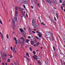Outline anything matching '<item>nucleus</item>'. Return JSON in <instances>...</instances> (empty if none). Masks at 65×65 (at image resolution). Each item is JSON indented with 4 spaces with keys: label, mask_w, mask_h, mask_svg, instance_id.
Returning a JSON list of instances; mask_svg holds the SVG:
<instances>
[{
    "label": "nucleus",
    "mask_w": 65,
    "mask_h": 65,
    "mask_svg": "<svg viewBox=\"0 0 65 65\" xmlns=\"http://www.w3.org/2000/svg\"><path fill=\"white\" fill-rule=\"evenodd\" d=\"M34 46H36L37 45H36V44H34Z\"/></svg>",
    "instance_id": "3c124183"
},
{
    "label": "nucleus",
    "mask_w": 65,
    "mask_h": 65,
    "mask_svg": "<svg viewBox=\"0 0 65 65\" xmlns=\"http://www.w3.org/2000/svg\"><path fill=\"white\" fill-rule=\"evenodd\" d=\"M23 7H24V8H25V6L24 5Z\"/></svg>",
    "instance_id": "13d9d810"
},
{
    "label": "nucleus",
    "mask_w": 65,
    "mask_h": 65,
    "mask_svg": "<svg viewBox=\"0 0 65 65\" xmlns=\"http://www.w3.org/2000/svg\"><path fill=\"white\" fill-rule=\"evenodd\" d=\"M15 43L16 44H18V43L17 42V41H15Z\"/></svg>",
    "instance_id": "37998d69"
},
{
    "label": "nucleus",
    "mask_w": 65,
    "mask_h": 65,
    "mask_svg": "<svg viewBox=\"0 0 65 65\" xmlns=\"http://www.w3.org/2000/svg\"><path fill=\"white\" fill-rule=\"evenodd\" d=\"M29 33H32V32L33 33H35V32L34 31H32L31 30H30L29 31Z\"/></svg>",
    "instance_id": "2eb2a0df"
},
{
    "label": "nucleus",
    "mask_w": 65,
    "mask_h": 65,
    "mask_svg": "<svg viewBox=\"0 0 65 65\" xmlns=\"http://www.w3.org/2000/svg\"><path fill=\"white\" fill-rule=\"evenodd\" d=\"M31 8H33V7L32 6H31Z\"/></svg>",
    "instance_id": "680f3d73"
},
{
    "label": "nucleus",
    "mask_w": 65,
    "mask_h": 65,
    "mask_svg": "<svg viewBox=\"0 0 65 65\" xmlns=\"http://www.w3.org/2000/svg\"><path fill=\"white\" fill-rule=\"evenodd\" d=\"M33 53L34 55H35V54H36V52L35 51H33Z\"/></svg>",
    "instance_id": "b1692460"
},
{
    "label": "nucleus",
    "mask_w": 65,
    "mask_h": 65,
    "mask_svg": "<svg viewBox=\"0 0 65 65\" xmlns=\"http://www.w3.org/2000/svg\"><path fill=\"white\" fill-rule=\"evenodd\" d=\"M22 41V43H23L22 44V45H24V44L25 43V42H24V41Z\"/></svg>",
    "instance_id": "412c9836"
},
{
    "label": "nucleus",
    "mask_w": 65,
    "mask_h": 65,
    "mask_svg": "<svg viewBox=\"0 0 65 65\" xmlns=\"http://www.w3.org/2000/svg\"><path fill=\"white\" fill-rule=\"evenodd\" d=\"M61 8L62 10H63V7H61Z\"/></svg>",
    "instance_id": "c03bdc74"
},
{
    "label": "nucleus",
    "mask_w": 65,
    "mask_h": 65,
    "mask_svg": "<svg viewBox=\"0 0 65 65\" xmlns=\"http://www.w3.org/2000/svg\"><path fill=\"white\" fill-rule=\"evenodd\" d=\"M53 8L54 9H56V8L55 7H54Z\"/></svg>",
    "instance_id": "69168bd1"
},
{
    "label": "nucleus",
    "mask_w": 65,
    "mask_h": 65,
    "mask_svg": "<svg viewBox=\"0 0 65 65\" xmlns=\"http://www.w3.org/2000/svg\"><path fill=\"white\" fill-rule=\"evenodd\" d=\"M28 13V11H27L26 14V15L27 17H28V15H27V13Z\"/></svg>",
    "instance_id": "cd10ccee"
},
{
    "label": "nucleus",
    "mask_w": 65,
    "mask_h": 65,
    "mask_svg": "<svg viewBox=\"0 0 65 65\" xmlns=\"http://www.w3.org/2000/svg\"><path fill=\"white\" fill-rule=\"evenodd\" d=\"M17 20V17H16V18L14 17L13 19L12 20V22H13V24L12 25V27H13V29L14 30V27H15V25H14V23H15V21Z\"/></svg>",
    "instance_id": "f257e3e1"
},
{
    "label": "nucleus",
    "mask_w": 65,
    "mask_h": 65,
    "mask_svg": "<svg viewBox=\"0 0 65 65\" xmlns=\"http://www.w3.org/2000/svg\"><path fill=\"white\" fill-rule=\"evenodd\" d=\"M54 19L55 21H57V19H56V17H54Z\"/></svg>",
    "instance_id": "2f4dec72"
},
{
    "label": "nucleus",
    "mask_w": 65,
    "mask_h": 65,
    "mask_svg": "<svg viewBox=\"0 0 65 65\" xmlns=\"http://www.w3.org/2000/svg\"><path fill=\"white\" fill-rule=\"evenodd\" d=\"M0 34H1V37L2 38V39L3 40L4 38V36L3 35H2V33H0Z\"/></svg>",
    "instance_id": "0eeeda50"
},
{
    "label": "nucleus",
    "mask_w": 65,
    "mask_h": 65,
    "mask_svg": "<svg viewBox=\"0 0 65 65\" xmlns=\"http://www.w3.org/2000/svg\"><path fill=\"white\" fill-rule=\"evenodd\" d=\"M36 33H40V32H39L38 31H37L36 32Z\"/></svg>",
    "instance_id": "6e6d98bb"
},
{
    "label": "nucleus",
    "mask_w": 65,
    "mask_h": 65,
    "mask_svg": "<svg viewBox=\"0 0 65 65\" xmlns=\"http://www.w3.org/2000/svg\"><path fill=\"white\" fill-rule=\"evenodd\" d=\"M29 50L31 51H32V47H30L29 48Z\"/></svg>",
    "instance_id": "5701e85b"
},
{
    "label": "nucleus",
    "mask_w": 65,
    "mask_h": 65,
    "mask_svg": "<svg viewBox=\"0 0 65 65\" xmlns=\"http://www.w3.org/2000/svg\"><path fill=\"white\" fill-rule=\"evenodd\" d=\"M32 26H33L34 28H36L37 27V25H36V23H34L32 24Z\"/></svg>",
    "instance_id": "f03ea898"
},
{
    "label": "nucleus",
    "mask_w": 65,
    "mask_h": 65,
    "mask_svg": "<svg viewBox=\"0 0 65 65\" xmlns=\"http://www.w3.org/2000/svg\"><path fill=\"white\" fill-rule=\"evenodd\" d=\"M28 38H31V37L30 36H29L28 37Z\"/></svg>",
    "instance_id": "5fc2aeb1"
},
{
    "label": "nucleus",
    "mask_w": 65,
    "mask_h": 65,
    "mask_svg": "<svg viewBox=\"0 0 65 65\" xmlns=\"http://www.w3.org/2000/svg\"><path fill=\"white\" fill-rule=\"evenodd\" d=\"M21 3L22 4H25L26 3L27 4V3H26V2H24V1H22Z\"/></svg>",
    "instance_id": "9b49d317"
},
{
    "label": "nucleus",
    "mask_w": 65,
    "mask_h": 65,
    "mask_svg": "<svg viewBox=\"0 0 65 65\" xmlns=\"http://www.w3.org/2000/svg\"><path fill=\"white\" fill-rule=\"evenodd\" d=\"M54 4H55V5H56V4H57V2H56L54 1Z\"/></svg>",
    "instance_id": "f704fd0d"
},
{
    "label": "nucleus",
    "mask_w": 65,
    "mask_h": 65,
    "mask_svg": "<svg viewBox=\"0 0 65 65\" xmlns=\"http://www.w3.org/2000/svg\"><path fill=\"white\" fill-rule=\"evenodd\" d=\"M60 3H62V0H60L59 1Z\"/></svg>",
    "instance_id": "49530a36"
},
{
    "label": "nucleus",
    "mask_w": 65,
    "mask_h": 65,
    "mask_svg": "<svg viewBox=\"0 0 65 65\" xmlns=\"http://www.w3.org/2000/svg\"><path fill=\"white\" fill-rule=\"evenodd\" d=\"M34 56L35 57H36V58H37V55H34Z\"/></svg>",
    "instance_id": "de8ad7c7"
},
{
    "label": "nucleus",
    "mask_w": 65,
    "mask_h": 65,
    "mask_svg": "<svg viewBox=\"0 0 65 65\" xmlns=\"http://www.w3.org/2000/svg\"><path fill=\"white\" fill-rule=\"evenodd\" d=\"M53 48L54 49V51H55V47H54V46H53Z\"/></svg>",
    "instance_id": "473e14b6"
},
{
    "label": "nucleus",
    "mask_w": 65,
    "mask_h": 65,
    "mask_svg": "<svg viewBox=\"0 0 65 65\" xmlns=\"http://www.w3.org/2000/svg\"><path fill=\"white\" fill-rule=\"evenodd\" d=\"M28 55H29V53H28V52H27L26 55L28 56Z\"/></svg>",
    "instance_id": "ea45409f"
},
{
    "label": "nucleus",
    "mask_w": 65,
    "mask_h": 65,
    "mask_svg": "<svg viewBox=\"0 0 65 65\" xmlns=\"http://www.w3.org/2000/svg\"><path fill=\"white\" fill-rule=\"evenodd\" d=\"M21 16L22 18H23V17H24V15L23 14V13L22 12H21Z\"/></svg>",
    "instance_id": "f8f14e48"
},
{
    "label": "nucleus",
    "mask_w": 65,
    "mask_h": 65,
    "mask_svg": "<svg viewBox=\"0 0 65 65\" xmlns=\"http://www.w3.org/2000/svg\"><path fill=\"white\" fill-rule=\"evenodd\" d=\"M30 43L31 45H33V44H34V41H30Z\"/></svg>",
    "instance_id": "423d86ee"
},
{
    "label": "nucleus",
    "mask_w": 65,
    "mask_h": 65,
    "mask_svg": "<svg viewBox=\"0 0 65 65\" xmlns=\"http://www.w3.org/2000/svg\"><path fill=\"white\" fill-rule=\"evenodd\" d=\"M2 65H5V64H4V63H3V62H2Z\"/></svg>",
    "instance_id": "864d4df0"
},
{
    "label": "nucleus",
    "mask_w": 65,
    "mask_h": 65,
    "mask_svg": "<svg viewBox=\"0 0 65 65\" xmlns=\"http://www.w3.org/2000/svg\"><path fill=\"white\" fill-rule=\"evenodd\" d=\"M0 23H1V24H2V21H1V20H0Z\"/></svg>",
    "instance_id": "c9c22d12"
},
{
    "label": "nucleus",
    "mask_w": 65,
    "mask_h": 65,
    "mask_svg": "<svg viewBox=\"0 0 65 65\" xmlns=\"http://www.w3.org/2000/svg\"><path fill=\"white\" fill-rule=\"evenodd\" d=\"M7 38H8V39H9V36H8V35H7Z\"/></svg>",
    "instance_id": "bb28decb"
},
{
    "label": "nucleus",
    "mask_w": 65,
    "mask_h": 65,
    "mask_svg": "<svg viewBox=\"0 0 65 65\" xmlns=\"http://www.w3.org/2000/svg\"><path fill=\"white\" fill-rule=\"evenodd\" d=\"M33 1H32V0H31V3H33Z\"/></svg>",
    "instance_id": "bf43d9fd"
},
{
    "label": "nucleus",
    "mask_w": 65,
    "mask_h": 65,
    "mask_svg": "<svg viewBox=\"0 0 65 65\" xmlns=\"http://www.w3.org/2000/svg\"><path fill=\"white\" fill-rule=\"evenodd\" d=\"M22 34L24 36H26V34H25V33H22Z\"/></svg>",
    "instance_id": "a211bd4d"
},
{
    "label": "nucleus",
    "mask_w": 65,
    "mask_h": 65,
    "mask_svg": "<svg viewBox=\"0 0 65 65\" xmlns=\"http://www.w3.org/2000/svg\"><path fill=\"white\" fill-rule=\"evenodd\" d=\"M15 50V48H13V51Z\"/></svg>",
    "instance_id": "4d7b16f0"
},
{
    "label": "nucleus",
    "mask_w": 65,
    "mask_h": 65,
    "mask_svg": "<svg viewBox=\"0 0 65 65\" xmlns=\"http://www.w3.org/2000/svg\"><path fill=\"white\" fill-rule=\"evenodd\" d=\"M18 9L19 11H21V10L22 9H21V8H19Z\"/></svg>",
    "instance_id": "72a5a7b5"
},
{
    "label": "nucleus",
    "mask_w": 65,
    "mask_h": 65,
    "mask_svg": "<svg viewBox=\"0 0 65 65\" xmlns=\"http://www.w3.org/2000/svg\"><path fill=\"white\" fill-rule=\"evenodd\" d=\"M35 4H37V0H35Z\"/></svg>",
    "instance_id": "7c9ffc66"
},
{
    "label": "nucleus",
    "mask_w": 65,
    "mask_h": 65,
    "mask_svg": "<svg viewBox=\"0 0 65 65\" xmlns=\"http://www.w3.org/2000/svg\"><path fill=\"white\" fill-rule=\"evenodd\" d=\"M22 1H24L25 2H27V0H23Z\"/></svg>",
    "instance_id": "c85d7f7f"
},
{
    "label": "nucleus",
    "mask_w": 65,
    "mask_h": 65,
    "mask_svg": "<svg viewBox=\"0 0 65 65\" xmlns=\"http://www.w3.org/2000/svg\"><path fill=\"white\" fill-rule=\"evenodd\" d=\"M4 56H5V57H6L7 55H6V54H4Z\"/></svg>",
    "instance_id": "4c0bfd02"
},
{
    "label": "nucleus",
    "mask_w": 65,
    "mask_h": 65,
    "mask_svg": "<svg viewBox=\"0 0 65 65\" xmlns=\"http://www.w3.org/2000/svg\"><path fill=\"white\" fill-rule=\"evenodd\" d=\"M25 58H26V59L27 60V61H29V59H28V58H27V57L26 56V57H25Z\"/></svg>",
    "instance_id": "393cba45"
},
{
    "label": "nucleus",
    "mask_w": 65,
    "mask_h": 65,
    "mask_svg": "<svg viewBox=\"0 0 65 65\" xmlns=\"http://www.w3.org/2000/svg\"><path fill=\"white\" fill-rule=\"evenodd\" d=\"M46 2H47V3H52L53 2L52 1H51L50 0H46Z\"/></svg>",
    "instance_id": "7ed1b4c3"
},
{
    "label": "nucleus",
    "mask_w": 65,
    "mask_h": 65,
    "mask_svg": "<svg viewBox=\"0 0 65 65\" xmlns=\"http://www.w3.org/2000/svg\"><path fill=\"white\" fill-rule=\"evenodd\" d=\"M38 63L39 65H41V62L40 60H39L38 61Z\"/></svg>",
    "instance_id": "dca6fc26"
},
{
    "label": "nucleus",
    "mask_w": 65,
    "mask_h": 65,
    "mask_svg": "<svg viewBox=\"0 0 65 65\" xmlns=\"http://www.w3.org/2000/svg\"><path fill=\"white\" fill-rule=\"evenodd\" d=\"M18 11H15V17H17V15H17V14H18Z\"/></svg>",
    "instance_id": "6e6552de"
},
{
    "label": "nucleus",
    "mask_w": 65,
    "mask_h": 65,
    "mask_svg": "<svg viewBox=\"0 0 65 65\" xmlns=\"http://www.w3.org/2000/svg\"><path fill=\"white\" fill-rule=\"evenodd\" d=\"M56 17L57 19H58L59 18V17L58 16V15H57L56 16Z\"/></svg>",
    "instance_id": "8fccbe9b"
},
{
    "label": "nucleus",
    "mask_w": 65,
    "mask_h": 65,
    "mask_svg": "<svg viewBox=\"0 0 65 65\" xmlns=\"http://www.w3.org/2000/svg\"><path fill=\"white\" fill-rule=\"evenodd\" d=\"M11 49V50H13V48H12V47H10Z\"/></svg>",
    "instance_id": "79ce46f5"
},
{
    "label": "nucleus",
    "mask_w": 65,
    "mask_h": 65,
    "mask_svg": "<svg viewBox=\"0 0 65 65\" xmlns=\"http://www.w3.org/2000/svg\"><path fill=\"white\" fill-rule=\"evenodd\" d=\"M29 41H30V40L28 39H27L26 42L28 43L29 42Z\"/></svg>",
    "instance_id": "f3484780"
},
{
    "label": "nucleus",
    "mask_w": 65,
    "mask_h": 65,
    "mask_svg": "<svg viewBox=\"0 0 65 65\" xmlns=\"http://www.w3.org/2000/svg\"><path fill=\"white\" fill-rule=\"evenodd\" d=\"M14 52V53H16V50H13Z\"/></svg>",
    "instance_id": "603ef678"
},
{
    "label": "nucleus",
    "mask_w": 65,
    "mask_h": 65,
    "mask_svg": "<svg viewBox=\"0 0 65 65\" xmlns=\"http://www.w3.org/2000/svg\"><path fill=\"white\" fill-rule=\"evenodd\" d=\"M36 44H37V46H38L40 44V43H39V42H38L37 43H36Z\"/></svg>",
    "instance_id": "4468645a"
},
{
    "label": "nucleus",
    "mask_w": 65,
    "mask_h": 65,
    "mask_svg": "<svg viewBox=\"0 0 65 65\" xmlns=\"http://www.w3.org/2000/svg\"><path fill=\"white\" fill-rule=\"evenodd\" d=\"M10 56L11 58L12 57V55H10Z\"/></svg>",
    "instance_id": "09e8293b"
},
{
    "label": "nucleus",
    "mask_w": 65,
    "mask_h": 65,
    "mask_svg": "<svg viewBox=\"0 0 65 65\" xmlns=\"http://www.w3.org/2000/svg\"><path fill=\"white\" fill-rule=\"evenodd\" d=\"M25 58H26V59L27 60V61H29V59H28V58H27V57L26 56V57H25Z\"/></svg>",
    "instance_id": "a878e982"
},
{
    "label": "nucleus",
    "mask_w": 65,
    "mask_h": 65,
    "mask_svg": "<svg viewBox=\"0 0 65 65\" xmlns=\"http://www.w3.org/2000/svg\"><path fill=\"white\" fill-rule=\"evenodd\" d=\"M63 41L64 42V43H65V38L63 40Z\"/></svg>",
    "instance_id": "a18cd8bd"
},
{
    "label": "nucleus",
    "mask_w": 65,
    "mask_h": 65,
    "mask_svg": "<svg viewBox=\"0 0 65 65\" xmlns=\"http://www.w3.org/2000/svg\"><path fill=\"white\" fill-rule=\"evenodd\" d=\"M41 24L42 25V26H45L46 25V24H45L44 23V22H42L41 23Z\"/></svg>",
    "instance_id": "ddd939ff"
},
{
    "label": "nucleus",
    "mask_w": 65,
    "mask_h": 65,
    "mask_svg": "<svg viewBox=\"0 0 65 65\" xmlns=\"http://www.w3.org/2000/svg\"><path fill=\"white\" fill-rule=\"evenodd\" d=\"M50 5H51V6H52L53 5V4H50Z\"/></svg>",
    "instance_id": "052dcab7"
},
{
    "label": "nucleus",
    "mask_w": 65,
    "mask_h": 65,
    "mask_svg": "<svg viewBox=\"0 0 65 65\" xmlns=\"http://www.w3.org/2000/svg\"><path fill=\"white\" fill-rule=\"evenodd\" d=\"M35 38H36V39H38V40H39V38H38V37H37L36 36H35Z\"/></svg>",
    "instance_id": "4be33fe9"
},
{
    "label": "nucleus",
    "mask_w": 65,
    "mask_h": 65,
    "mask_svg": "<svg viewBox=\"0 0 65 65\" xmlns=\"http://www.w3.org/2000/svg\"><path fill=\"white\" fill-rule=\"evenodd\" d=\"M17 7H15V11H17Z\"/></svg>",
    "instance_id": "e433bc0d"
},
{
    "label": "nucleus",
    "mask_w": 65,
    "mask_h": 65,
    "mask_svg": "<svg viewBox=\"0 0 65 65\" xmlns=\"http://www.w3.org/2000/svg\"><path fill=\"white\" fill-rule=\"evenodd\" d=\"M49 34H50V35H51V36H52V38L53 39V34L52 33H49Z\"/></svg>",
    "instance_id": "6ab92c4d"
},
{
    "label": "nucleus",
    "mask_w": 65,
    "mask_h": 65,
    "mask_svg": "<svg viewBox=\"0 0 65 65\" xmlns=\"http://www.w3.org/2000/svg\"><path fill=\"white\" fill-rule=\"evenodd\" d=\"M23 29L24 30H26V28H24Z\"/></svg>",
    "instance_id": "338daca9"
},
{
    "label": "nucleus",
    "mask_w": 65,
    "mask_h": 65,
    "mask_svg": "<svg viewBox=\"0 0 65 65\" xmlns=\"http://www.w3.org/2000/svg\"><path fill=\"white\" fill-rule=\"evenodd\" d=\"M8 62H10V59H9L8 60Z\"/></svg>",
    "instance_id": "a19ab883"
},
{
    "label": "nucleus",
    "mask_w": 65,
    "mask_h": 65,
    "mask_svg": "<svg viewBox=\"0 0 65 65\" xmlns=\"http://www.w3.org/2000/svg\"><path fill=\"white\" fill-rule=\"evenodd\" d=\"M24 13H25V14H26V12H25V11H24Z\"/></svg>",
    "instance_id": "e2e57ef3"
},
{
    "label": "nucleus",
    "mask_w": 65,
    "mask_h": 65,
    "mask_svg": "<svg viewBox=\"0 0 65 65\" xmlns=\"http://www.w3.org/2000/svg\"><path fill=\"white\" fill-rule=\"evenodd\" d=\"M20 39H21V40H23V41H25V39L23 37H20Z\"/></svg>",
    "instance_id": "9d476101"
},
{
    "label": "nucleus",
    "mask_w": 65,
    "mask_h": 65,
    "mask_svg": "<svg viewBox=\"0 0 65 65\" xmlns=\"http://www.w3.org/2000/svg\"><path fill=\"white\" fill-rule=\"evenodd\" d=\"M32 57H33L34 59L35 60L36 59V58L35 57H34V56H33Z\"/></svg>",
    "instance_id": "c756f323"
},
{
    "label": "nucleus",
    "mask_w": 65,
    "mask_h": 65,
    "mask_svg": "<svg viewBox=\"0 0 65 65\" xmlns=\"http://www.w3.org/2000/svg\"><path fill=\"white\" fill-rule=\"evenodd\" d=\"M14 40H15L16 41L17 40V38H16L15 37L14 38Z\"/></svg>",
    "instance_id": "58836bf2"
},
{
    "label": "nucleus",
    "mask_w": 65,
    "mask_h": 65,
    "mask_svg": "<svg viewBox=\"0 0 65 65\" xmlns=\"http://www.w3.org/2000/svg\"><path fill=\"white\" fill-rule=\"evenodd\" d=\"M36 22V20H35V19L33 18L32 19V23H36V22Z\"/></svg>",
    "instance_id": "39448f33"
},
{
    "label": "nucleus",
    "mask_w": 65,
    "mask_h": 65,
    "mask_svg": "<svg viewBox=\"0 0 65 65\" xmlns=\"http://www.w3.org/2000/svg\"><path fill=\"white\" fill-rule=\"evenodd\" d=\"M38 35H39V36L40 38H41V36H42V34H41L40 33H39V34H38Z\"/></svg>",
    "instance_id": "1a4fd4ad"
},
{
    "label": "nucleus",
    "mask_w": 65,
    "mask_h": 65,
    "mask_svg": "<svg viewBox=\"0 0 65 65\" xmlns=\"http://www.w3.org/2000/svg\"><path fill=\"white\" fill-rule=\"evenodd\" d=\"M24 58H26V56H24Z\"/></svg>",
    "instance_id": "0e129e2a"
},
{
    "label": "nucleus",
    "mask_w": 65,
    "mask_h": 65,
    "mask_svg": "<svg viewBox=\"0 0 65 65\" xmlns=\"http://www.w3.org/2000/svg\"><path fill=\"white\" fill-rule=\"evenodd\" d=\"M5 65H7V63H5Z\"/></svg>",
    "instance_id": "774afa93"
},
{
    "label": "nucleus",
    "mask_w": 65,
    "mask_h": 65,
    "mask_svg": "<svg viewBox=\"0 0 65 65\" xmlns=\"http://www.w3.org/2000/svg\"><path fill=\"white\" fill-rule=\"evenodd\" d=\"M19 41L20 43H22V42L23 41H22L21 40H20Z\"/></svg>",
    "instance_id": "aec40b11"
},
{
    "label": "nucleus",
    "mask_w": 65,
    "mask_h": 65,
    "mask_svg": "<svg viewBox=\"0 0 65 65\" xmlns=\"http://www.w3.org/2000/svg\"><path fill=\"white\" fill-rule=\"evenodd\" d=\"M19 30L21 32H23V33H25V31H24L22 29H21V28H19Z\"/></svg>",
    "instance_id": "20e7f679"
}]
</instances>
